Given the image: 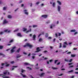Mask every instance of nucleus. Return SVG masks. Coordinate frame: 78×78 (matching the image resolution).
<instances>
[{
	"label": "nucleus",
	"mask_w": 78,
	"mask_h": 78,
	"mask_svg": "<svg viewBox=\"0 0 78 78\" xmlns=\"http://www.w3.org/2000/svg\"><path fill=\"white\" fill-rule=\"evenodd\" d=\"M0 55H2L3 57H5V55L1 53H0Z\"/></svg>",
	"instance_id": "f3484780"
},
{
	"label": "nucleus",
	"mask_w": 78,
	"mask_h": 78,
	"mask_svg": "<svg viewBox=\"0 0 78 78\" xmlns=\"http://www.w3.org/2000/svg\"><path fill=\"white\" fill-rule=\"evenodd\" d=\"M20 48H19L17 50V51H16V53H19L20 52Z\"/></svg>",
	"instance_id": "9b49d317"
},
{
	"label": "nucleus",
	"mask_w": 78,
	"mask_h": 78,
	"mask_svg": "<svg viewBox=\"0 0 78 78\" xmlns=\"http://www.w3.org/2000/svg\"><path fill=\"white\" fill-rule=\"evenodd\" d=\"M36 35H34L33 36V40L34 41H35V40H36Z\"/></svg>",
	"instance_id": "6e6552de"
},
{
	"label": "nucleus",
	"mask_w": 78,
	"mask_h": 78,
	"mask_svg": "<svg viewBox=\"0 0 78 78\" xmlns=\"http://www.w3.org/2000/svg\"><path fill=\"white\" fill-rule=\"evenodd\" d=\"M9 64H7V65H5V67H9Z\"/></svg>",
	"instance_id": "72a5a7b5"
},
{
	"label": "nucleus",
	"mask_w": 78,
	"mask_h": 78,
	"mask_svg": "<svg viewBox=\"0 0 78 78\" xmlns=\"http://www.w3.org/2000/svg\"><path fill=\"white\" fill-rule=\"evenodd\" d=\"M20 75H21L23 78H25V77H27V76L23 74L22 73H20Z\"/></svg>",
	"instance_id": "9d476101"
},
{
	"label": "nucleus",
	"mask_w": 78,
	"mask_h": 78,
	"mask_svg": "<svg viewBox=\"0 0 78 78\" xmlns=\"http://www.w3.org/2000/svg\"><path fill=\"white\" fill-rule=\"evenodd\" d=\"M17 35H18V36H19L20 37H22V35H21V34L20 33H18L17 34Z\"/></svg>",
	"instance_id": "1a4fd4ad"
},
{
	"label": "nucleus",
	"mask_w": 78,
	"mask_h": 78,
	"mask_svg": "<svg viewBox=\"0 0 78 78\" xmlns=\"http://www.w3.org/2000/svg\"><path fill=\"white\" fill-rule=\"evenodd\" d=\"M23 31H27V29L25 28H23Z\"/></svg>",
	"instance_id": "b1692460"
},
{
	"label": "nucleus",
	"mask_w": 78,
	"mask_h": 78,
	"mask_svg": "<svg viewBox=\"0 0 78 78\" xmlns=\"http://www.w3.org/2000/svg\"><path fill=\"white\" fill-rule=\"evenodd\" d=\"M52 26H53V24L52 25V26H51L50 28H51V29L53 28V27Z\"/></svg>",
	"instance_id": "bf43d9fd"
},
{
	"label": "nucleus",
	"mask_w": 78,
	"mask_h": 78,
	"mask_svg": "<svg viewBox=\"0 0 78 78\" xmlns=\"http://www.w3.org/2000/svg\"><path fill=\"white\" fill-rule=\"evenodd\" d=\"M25 70H24L23 69H22L21 70V72L22 73H23V72H25Z\"/></svg>",
	"instance_id": "58836bf2"
},
{
	"label": "nucleus",
	"mask_w": 78,
	"mask_h": 78,
	"mask_svg": "<svg viewBox=\"0 0 78 78\" xmlns=\"http://www.w3.org/2000/svg\"><path fill=\"white\" fill-rule=\"evenodd\" d=\"M67 47V46H66V45L64 44L63 47V48H66V47Z\"/></svg>",
	"instance_id": "a19ab883"
},
{
	"label": "nucleus",
	"mask_w": 78,
	"mask_h": 78,
	"mask_svg": "<svg viewBox=\"0 0 78 78\" xmlns=\"http://www.w3.org/2000/svg\"><path fill=\"white\" fill-rule=\"evenodd\" d=\"M24 65H25L26 66H28V65H29V63H28L25 62L24 63Z\"/></svg>",
	"instance_id": "a211bd4d"
},
{
	"label": "nucleus",
	"mask_w": 78,
	"mask_h": 78,
	"mask_svg": "<svg viewBox=\"0 0 78 78\" xmlns=\"http://www.w3.org/2000/svg\"><path fill=\"white\" fill-rule=\"evenodd\" d=\"M27 68H28V69H29V70H31V68H30V67H27Z\"/></svg>",
	"instance_id": "49530a36"
},
{
	"label": "nucleus",
	"mask_w": 78,
	"mask_h": 78,
	"mask_svg": "<svg viewBox=\"0 0 78 78\" xmlns=\"http://www.w3.org/2000/svg\"><path fill=\"white\" fill-rule=\"evenodd\" d=\"M63 45H67L68 44L67 43V42H65L64 43H63Z\"/></svg>",
	"instance_id": "473e14b6"
},
{
	"label": "nucleus",
	"mask_w": 78,
	"mask_h": 78,
	"mask_svg": "<svg viewBox=\"0 0 78 78\" xmlns=\"http://www.w3.org/2000/svg\"><path fill=\"white\" fill-rule=\"evenodd\" d=\"M27 68H28V69H29V70H31V68H30V67H27Z\"/></svg>",
	"instance_id": "de8ad7c7"
},
{
	"label": "nucleus",
	"mask_w": 78,
	"mask_h": 78,
	"mask_svg": "<svg viewBox=\"0 0 78 78\" xmlns=\"http://www.w3.org/2000/svg\"><path fill=\"white\" fill-rule=\"evenodd\" d=\"M7 73H8V71H6L5 72L3 73L4 74V75H6Z\"/></svg>",
	"instance_id": "bb28decb"
},
{
	"label": "nucleus",
	"mask_w": 78,
	"mask_h": 78,
	"mask_svg": "<svg viewBox=\"0 0 78 78\" xmlns=\"http://www.w3.org/2000/svg\"><path fill=\"white\" fill-rule=\"evenodd\" d=\"M39 42H40V41H42V38H40L39 39Z\"/></svg>",
	"instance_id": "09e8293b"
},
{
	"label": "nucleus",
	"mask_w": 78,
	"mask_h": 78,
	"mask_svg": "<svg viewBox=\"0 0 78 78\" xmlns=\"http://www.w3.org/2000/svg\"><path fill=\"white\" fill-rule=\"evenodd\" d=\"M62 47V43H60V46H59V48H61Z\"/></svg>",
	"instance_id": "cd10ccee"
},
{
	"label": "nucleus",
	"mask_w": 78,
	"mask_h": 78,
	"mask_svg": "<svg viewBox=\"0 0 78 78\" xmlns=\"http://www.w3.org/2000/svg\"><path fill=\"white\" fill-rule=\"evenodd\" d=\"M8 23V21H6V20H5L2 23V24L5 25V23Z\"/></svg>",
	"instance_id": "20e7f679"
},
{
	"label": "nucleus",
	"mask_w": 78,
	"mask_h": 78,
	"mask_svg": "<svg viewBox=\"0 0 78 78\" xmlns=\"http://www.w3.org/2000/svg\"><path fill=\"white\" fill-rule=\"evenodd\" d=\"M5 63H2V66H3L4 65H5Z\"/></svg>",
	"instance_id": "69168bd1"
},
{
	"label": "nucleus",
	"mask_w": 78,
	"mask_h": 78,
	"mask_svg": "<svg viewBox=\"0 0 78 78\" xmlns=\"http://www.w3.org/2000/svg\"><path fill=\"white\" fill-rule=\"evenodd\" d=\"M52 6H53V7H55V2L53 3V4H52Z\"/></svg>",
	"instance_id": "7c9ffc66"
},
{
	"label": "nucleus",
	"mask_w": 78,
	"mask_h": 78,
	"mask_svg": "<svg viewBox=\"0 0 78 78\" xmlns=\"http://www.w3.org/2000/svg\"><path fill=\"white\" fill-rule=\"evenodd\" d=\"M18 30H19L18 29L14 31V32H16L17 31H18Z\"/></svg>",
	"instance_id": "a18cd8bd"
},
{
	"label": "nucleus",
	"mask_w": 78,
	"mask_h": 78,
	"mask_svg": "<svg viewBox=\"0 0 78 78\" xmlns=\"http://www.w3.org/2000/svg\"><path fill=\"white\" fill-rule=\"evenodd\" d=\"M2 77L4 78H9V76H3Z\"/></svg>",
	"instance_id": "a878e982"
},
{
	"label": "nucleus",
	"mask_w": 78,
	"mask_h": 78,
	"mask_svg": "<svg viewBox=\"0 0 78 78\" xmlns=\"http://www.w3.org/2000/svg\"><path fill=\"white\" fill-rule=\"evenodd\" d=\"M73 59H70L69 61V62H71L72 61V60Z\"/></svg>",
	"instance_id": "c9c22d12"
},
{
	"label": "nucleus",
	"mask_w": 78,
	"mask_h": 78,
	"mask_svg": "<svg viewBox=\"0 0 78 78\" xmlns=\"http://www.w3.org/2000/svg\"><path fill=\"white\" fill-rule=\"evenodd\" d=\"M8 31V29L7 30H4V32H5V33H7Z\"/></svg>",
	"instance_id": "c756f323"
},
{
	"label": "nucleus",
	"mask_w": 78,
	"mask_h": 78,
	"mask_svg": "<svg viewBox=\"0 0 78 78\" xmlns=\"http://www.w3.org/2000/svg\"><path fill=\"white\" fill-rule=\"evenodd\" d=\"M60 62H59L57 64V65H59L60 64Z\"/></svg>",
	"instance_id": "680f3d73"
},
{
	"label": "nucleus",
	"mask_w": 78,
	"mask_h": 78,
	"mask_svg": "<svg viewBox=\"0 0 78 78\" xmlns=\"http://www.w3.org/2000/svg\"><path fill=\"white\" fill-rule=\"evenodd\" d=\"M58 11L59 12L61 9V7H60V6H58Z\"/></svg>",
	"instance_id": "f8f14e48"
},
{
	"label": "nucleus",
	"mask_w": 78,
	"mask_h": 78,
	"mask_svg": "<svg viewBox=\"0 0 78 78\" xmlns=\"http://www.w3.org/2000/svg\"><path fill=\"white\" fill-rule=\"evenodd\" d=\"M74 66H70L69 67V68H72Z\"/></svg>",
	"instance_id": "37998d69"
},
{
	"label": "nucleus",
	"mask_w": 78,
	"mask_h": 78,
	"mask_svg": "<svg viewBox=\"0 0 78 78\" xmlns=\"http://www.w3.org/2000/svg\"><path fill=\"white\" fill-rule=\"evenodd\" d=\"M57 3H58L59 5H61V2L59 1H57Z\"/></svg>",
	"instance_id": "4468645a"
},
{
	"label": "nucleus",
	"mask_w": 78,
	"mask_h": 78,
	"mask_svg": "<svg viewBox=\"0 0 78 78\" xmlns=\"http://www.w3.org/2000/svg\"><path fill=\"white\" fill-rule=\"evenodd\" d=\"M16 48V46H14V47H12V49L11 50V53H13V52H14L15 51V49Z\"/></svg>",
	"instance_id": "f03ea898"
},
{
	"label": "nucleus",
	"mask_w": 78,
	"mask_h": 78,
	"mask_svg": "<svg viewBox=\"0 0 78 78\" xmlns=\"http://www.w3.org/2000/svg\"><path fill=\"white\" fill-rule=\"evenodd\" d=\"M73 71V70H71L70 71H69L68 72V73H70L71 72H72Z\"/></svg>",
	"instance_id": "4c0bfd02"
},
{
	"label": "nucleus",
	"mask_w": 78,
	"mask_h": 78,
	"mask_svg": "<svg viewBox=\"0 0 78 78\" xmlns=\"http://www.w3.org/2000/svg\"><path fill=\"white\" fill-rule=\"evenodd\" d=\"M65 61H66L67 62H69V60L67 59L66 58L65 59Z\"/></svg>",
	"instance_id": "393cba45"
},
{
	"label": "nucleus",
	"mask_w": 78,
	"mask_h": 78,
	"mask_svg": "<svg viewBox=\"0 0 78 78\" xmlns=\"http://www.w3.org/2000/svg\"><path fill=\"white\" fill-rule=\"evenodd\" d=\"M71 64H72V63H69L68 64V65H69V66H70V65H71Z\"/></svg>",
	"instance_id": "864d4df0"
},
{
	"label": "nucleus",
	"mask_w": 78,
	"mask_h": 78,
	"mask_svg": "<svg viewBox=\"0 0 78 78\" xmlns=\"http://www.w3.org/2000/svg\"><path fill=\"white\" fill-rule=\"evenodd\" d=\"M40 70L41 71V72H43V69H41Z\"/></svg>",
	"instance_id": "052dcab7"
},
{
	"label": "nucleus",
	"mask_w": 78,
	"mask_h": 78,
	"mask_svg": "<svg viewBox=\"0 0 78 78\" xmlns=\"http://www.w3.org/2000/svg\"><path fill=\"white\" fill-rule=\"evenodd\" d=\"M28 47L29 48H32L33 46V45L30 44V43H28L26 45L23 46L24 47Z\"/></svg>",
	"instance_id": "f257e3e1"
},
{
	"label": "nucleus",
	"mask_w": 78,
	"mask_h": 78,
	"mask_svg": "<svg viewBox=\"0 0 78 78\" xmlns=\"http://www.w3.org/2000/svg\"><path fill=\"white\" fill-rule=\"evenodd\" d=\"M44 73H42L41 74V75H40V76H44Z\"/></svg>",
	"instance_id": "79ce46f5"
},
{
	"label": "nucleus",
	"mask_w": 78,
	"mask_h": 78,
	"mask_svg": "<svg viewBox=\"0 0 78 78\" xmlns=\"http://www.w3.org/2000/svg\"><path fill=\"white\" fill-rule=\"evenodd\" d=\"M47 64H49V61H48V60L47 61Z\"/></svg>",
	"instance_id": "6e6d98bb"
},
{
	"label": "nucleus",
	"mask_w": 78,
	"mask_h": 78,
	"mask_svg": "<svg viewBox=\"0 0 78 78\" xmlns=\"http://www.w3.org/2000/svg\"><path fill=\"white\" fill-rule=\"evenodd\" d=\"M4 34V32H1L0 33V34L1 35H2V34Z\"/></svg>",
	"instance_id": "f704fd0d"
},
{
	"label": "nucleus",
	"mask_w": 78,
	"mask_h": 78,
	"mask_svg": "<svg viewBox=\"0 0 78 78\" xmlns=\"http://www.w3.org/2000/svg\"><path fill=\"white\" fill-rule=\"evenodd\" d=\"M58 60H55V61L54 64H56V62H58Z\"/></svg>",
	"instance_id": "2f4dec72"
},
{
	"label": "nucleus",
	"mask_w": 78,
	"mask_h": 78,
	"mask_svg": "<svg viewBox=\"0 0 78 78\" xmlns=\"http://www.w3.org/2000/svg\"><path fill=\"white\" fill-rule=\"evenodd\" d=\"M49 23H50V21H48V22H46V23H47V24Z\"/></svg>",
	"instance_id": "8fccbe9b"
},
{
	"label": "nucleus",
	"mask_w": 78,
	"mask_h": 78,
	"mask_svg": "<svg viewBox=\"0 0 78 78\" xmlns=\"http://www.w3.org/2000/svg\"><path fill=\"white\" fill-rule=\"evenodd\" d=\"M13 42H14V40L12 39L9 42V43H12Z\"/></svg>",
	"instance_id": "dca6fc26"
},
{
	"label": "nucleus",
	"mask_w": 78,
	"mask_h": 78,
	"mask_svg": "<svg viewBox=\"0 0 78 78\" xmlns=\"http://www.w3.org/2000/svg\"><path fill=\"white\" fill-rule=\"evenodd\" d=\"M61 33H58V36H61Z\"/></svg>",
	"instance_id": "4d7b16f0"
},
{
	"label": "nucleus",
	"mask_w": 78,
	"mask_h": 78,
	"mask_svg": "<svg viewBox=\"0 0 78 78\" xmlns=\"http://www.w3.org/2000/svg\"><path fill=\"white\" fill-rule=\"evenodd\" d=\"M12 67H13V68H12V70H14V69H15V68H17V67H18V66H12Z\"/></svg>",
	"instance_id": "423d86ee"
},
{
	"label": "nucleus",
	"mask_w": 78,
	"mask_h": 78,
	"mask_svg": "<svg viewBox=\"0 0 78 78\" xmlns=\"http://www.w3.org/2000/svg\"><path fill=\"white\" fill-rule=\"evenodd\" d=\"M55 37H58V34H55Z\"/></svg>",
	"instance_id": "e2e57ef3"
},
{
	"label": "nucleus",
	"mask_w": 78,
	"mask_h": 78,
	"mask_svg": "<svg viewBox=\"0 0 78 78\" xmlns=\"http://www.w3.org/2000/svg\"><path fill=\"white\" fill-rule=\"evenodd\" d=\"M71 32H75L76 30H72L70 31Z\"/></svg>",
	"instance_id": "aec40b11"
},
{
	"label": "nucleus",
	"mask_w": 78,
	"mask_h": 78,
	"mask_svg": "<svg viewBox=\"0 0 78 78\" xmlns=\"http://www.w3.org/2000/svg\"><path fill=\"white\" fill-rule=\"evenodd\" d=\"M45 37H48V34H46L45 35Z\"/></svg>",
	"instance_id": "6ab92c4d"
},
{
	"label": "nucleus",
	"mask_w": 78,
	"mask_h": 78,
	"mask_svg": "<svg viewBox=\"0 0 78 78\" xmlns=\"http://www.w3.org/2000/svg\"><path fill=\"white\" fill-rule=\"evenodd\" d=\"M36 50L37 51H35V52L36 53L39 52V51H41V50L39 49V47H37V48Z\"/></svg>",
	"instance_id": "7ed1b4c3"
},
{
	"label": "nucleus",
	"mask_w": 78,
	"mask_h": 78,
	"mask_svg": "<svg viewBox=\"0 0 78 78\" xmlns=\"http://www.w3.org/2000/svg\"><path fill=\"white\" fill-rule=\"evenodd\" d=\"M3 10H6V7H4L3 9Z\"/></svg>",
	"instance_id": "e433bc0d"
},
{
	"label": "nucleus",
	"mask_w": 78,
	"mask_h": 78,
	"mask_svg": "<svg viewBox=\"0 0 78 78\" xmlns=\"http://www.w3.org/2000/svg\"><path fill=\"white\" fill-rule=\"evenodd\" d=\"M11 64H14V61H12L10 62Z\"/></svg>",
	"instance_id": "c03bdc74"
},
{
	"label": "nucleus",
	"mask_w": 78,
	"mask_h": 78,
	"mask_svg": "<svg viewBox=\"0 0 78 78\" xmlns=\"http://www.w3.org/2000/svg\"><path fill=\"white\" fill-rule=\"evenodd\" d=\"M8 18L9 19H12V16L10 15H9L8 16Z\"/></svg>",
	"instance_id": "ddd939ff"
},
{
	"label": "nucleus",
	"mask_w": 78,
	"mask_h": 78,
	"mask_svg": "<svg viewBox=\"0 0 78 78\" xmlns=\"http://www.w3.org/2000/svg\"><path fill=\"white\" fill-rule=\"evenodd\" d=\"M3 46L0 45V49L2 50V49H3Z\"/></svg>",
	"instance_id": "412c9836"
},
{
	"label": "nucleus",
	"mask_w": 78,
	"mask_h": 78,
	"mask_svg": "<svg viewBox=\"0 0 78 78\" xmlns=\"http://www.w3.org/2000/svg\"><path fill=\"white\" fill-rule=\"evenodd\" d=\"M52 61H53V60H52V59L50 60L49 61V62H52Z\"/></svg>",
	"instance_id": "13d9d810"
},
{
	"label": "nucleus",
	"mask_w": 78,
	"mask_h": 78,
	"mask_svg": "<svg viewBox=\"0 0 78 78\" xmlns=\"http://www.w3.org/2000/svg\"><path fill=\"white\" fill-rule=\"evenodd\" d=\"M78 34V32H76L74 34V35H75L76 34Z\"/></svg>",
	"instance_id": "603ef678"
},
{
	"label": "nucleus",
	"mask_w": 78,
	"mask_h": 78,
	"mask_svg": "<svg viewBox=\"0 0 78 78\" xmlns=\"http://www.w3.org/2000/svg\"><path fill=\"white\" fill-rule=\"evenodd\" d=\"M76 56V55H73V54L71 55V57H73V58H74V57H75Z\"/></svg>",
	"instance_id": "4be33fe9"
},
{
	"label": "nucleus",
	"mask_w": 78,
	"mask_h": 78,
	"mask_svg": "<svg viewBox=\"0 0 78 78\" xmlns=\"http://www.w3.org/2000/svg\"><path fill=\"white\" fill-rule=\"evenodd\" d=\"M52 69H53L54 70H56V69H58V68H54L53 67H52Z\"/></svg>",
	"instance_id": "c85d7f7f"
},
{
	"label": "nucleus",
	"mask_w": 78,
	"mask_h": 78,
	"mask_svg": "<svg viewBox=\"0 0 78 78\" xmlns=\"http://www.w3.org/2000/svg\"><path fill=\"white\" fill-rule=\"evenodd\" d=\"M20 57H21V55H17L16 56L17 58H20Z\"/></svg>",
	"instance_id": "5701e85b"
},
{
	"label": "nucleus",
	"mask_w": 78,
	"mask_h": 78,
	"mask_svg": "<svg viewBox=\"0 0 78 78\" xmlns=\"http://www.w3.org/2000/svg\"><path fill=\"white\" fill-rule=\"evenodd\" d=\"M37 27V26L36 25H34L33 26V28H35V27Z\"/></svg>",
	"instance_id": "ea45409f"
},
{
	"label": "nucleus",
	"mask_w": 78,
	"mask_h": 78,
	"mask_svg": "<svg viewBox=\"0 0 78 78\" xmlns=\"http://www.w3.org/2000/svg\"><path fill=\"white\" fill-rule=\"evenodd\" d=\"M51 39V37H48V39Z\"/></svg>",
	"instance_id": "5fc2aeb1"
},
{
	"label": "nucleus",
	"mask_w": 78,
	"mask_h": 78,
	"mask_svg": "<svg viewBox=\"0 0 78 78\" xmlns=\"http://www.w3.org/2000/svg\"><path fill=\"white\" fill-rule=\"evenodd\" d=\"M24 12H25V14H26V15H28L29 13L28 12H27V10H24Z\"/></svg>",
	"instance_id": "0eeeda50"
},
{
	"label": "nucleus",
	"mask_w": 78,
	"mask_h": 78,
	"mask_svg": "<svg viewBox=\"0 0 78 78\" xmlns=\"http://www.w3.org/2000/svg\"><path fill=\"white\" fill-rule=\"evenodd\" d=\"M38 4H39V2H38L36 3V5H38Z\"/></svg>",
	"instance_id": "3c124183"
},
{
	"label": "nucleus",
	"mask_w": 78,
	"mask_h": 78,
	"mask_svg": "<svg viewBox=\"0 0 78 78\" xmlns=\"http://www.w3.org/2000/svg\"><path fill=\"white\" fill-rule=\"evenodd\" d=\"M30 31H31V29L30 28V30H28L26 32V33H29Z\"/></svg>",
	"instance_id": "2eb2a0df"
},
{
	"label": "nucleus",
	"mask_w": 78,
	"mask_h": 78,
	"mask_svg": "<svg viewBox=\"0 0 78 78\" xmlns=\"http://www.w3.org/2000/svg\"><path fill=\"white\" fill-rule=\"evenodd\" d=\"M32 58H33V59H34V58H35V56H32Z\"/></svg>",
	"instance_id": "338daca9"
},
{
	"label": "nucleus",
	"mask_w": 78,
	"mask_h": 78,
	"mask_svg": "<svg viewBox=\"0 0 78 78\" xmlns=\"http://www.w3.org/2000/svg\"><path fill=\"white\" fill-rule=\"evenodd\" d=\"M22 1L20 0V1L19 3H22Z\"/></svg>",
	"instance_id": "0e129e2a"
},
{
	"label": "nucleus",
	"mask_w": 78,
	"mask_h": 78,
	"mask_svg": "<svg viewBox=\"0 0 78 78\" xmlns=\"http://www.w3.org/2000/svg\"><path fill=\"white\" fill-rule=\"evenodd\" d=\"M42 17H43L44 19H46L48 17V15H43L41 16Z\"/></svg>",
	"instance_id": "39448f33"
},
{
	"label": "nucleus",
	"mask_w": 78,
	"mask_h": 78,
	"mask_svg": "<svg viewBox=\"0 0 78 78\" xmlns=\"http://www.w3.org/2000/svg\"><path fill=\"white\" fill-rule=\"evenodd\" d=\"M71 53V52H69L67 53V54H70Z\"/></svg>",
	"instance_id": "774afa93"
}]
</instances>
